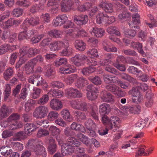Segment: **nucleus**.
<instances>
[{
	"label": "nucleus",
	"instance_id": "nucleus-1",
	"mask_svg": "<svg viewBox=\"0 0 157 157\" xmlns=\"http://www.w3.org/2000/svg\"><path fill=\"white\" fill-rule=\"evenodd\" d=\"M99 107L100 113L105 114L102 116V122L108 128L115 132L118 128L117 124L119 123V119L115 116H112L109 118L105 115L108 114L111 110L110 105L109 104L104 103L101 105Z\"/></svg>",
	"mask_w": 157,
	"mask_h": 157
},
{
	"label": "nucleus",
	"instance_id": "nucleus-2",
	"mask_svg": "<svg viewBox=\"0 0 157 157\" xmlns=\"http://www.w3.org/2000/svg\"><path fill=\"white\" fill-rule=\"evenodd\" d=\"M40 52V50L35 48H29L27 47H23L19 49L20 58L16 64V68H19L29 58Z\"/></svg>",
	"mask_w": 157,
	"mask_h": 157
},
{
	"label": "nucleus",
	"instance_id": "nucleus-3",
	"mask_svg": "<svg viewBox=\"0 0 157 157\" xmlns=\"http://www.w3.org/2000/svg\"><path fill=\"white\" fill-rule=\"evenodd\" d=\"M80 144V142L75 138L69 137L66 143L61 146L62 150H65L67 154H72L76 151L75 147H78Z\"/></svg>",
	"mask_w": 157,
	"mask_h": 157
},
{
	"label": "nucleus",
	"instance_id": "nucleus-4",
	"mask_svg": "<svg viewBox=\"0 0 157 157\" xmlns=\"http://www.w3.org/2000/svg\"><path fill=\"white\" fill-rule=\"evenodd\" d=\"M75 2L76 5L81 4V2L78 0H63L61 2V10L66 12L70 10Z\"/></svg>",
	"mask_w": 157,
	"mask_h": 157
},
{
	"label": "nucleus",
	"instance_id": "nucleus-5",
	"mask_svg": "<svg viewBox=\"0 0 157 157\" xmlns=\"http://www.w3.org/2000/svg\"><path fill=\"white\" fill-rule=\"evenodd\" d=\"M48 112V108L40 105L36 108L33 112V116L37 118H42L46 116Z\"/></svg>",
	"mask_w": 157,
	"mask_h": 157
},
{
	"label": "nucleus",
	"instance_id": "nucleus-6",
	"mask_svg": "<svg viewBox=\"0 0 157 157\" xmlns=\"http://www.w3.org/2000/svg\"><path fill=\"white\" fill-rule=\"evenodd\" d=\"M71 106L74 109L86 111L88 108L87 104L81 100H74L71 103Z\"/></svg>",
	"mask_w": 157,
	"mask_h": 157
},
{
	"label": "nucleus",
	"instance_id": "nucleus-7",
	"mask_svg": "<svg viewBox=\"0 0 157 157\" xmlns=\"http://www.w3.org/2000/svg\"><path fill=\"white\" fill-rule=\"evenodd\" d=\"M68 17L66 14L59 15L53 20L52 25L54 26H61L66 22Z\"/></svg>",
	"mask_w": 157,
	"mask_h": 157
},
{
	"label": "nucleus",
	"instance_id": "nucleus-8",
	"mask_svg": "<svg viewBox=\"0 0 157 157\" xmlns=\"http://www.w3.org/2000/svg\"><path fill=\"white\" fill-rule=\"evenodd\" d=\"M66 95L68 98L72 97L75 98L82 97V94L77 89L71 88L67 90Z\"/></svg>",
	"mask_w": 157,
	"mask_h": 157
},
{
	"label": "nucleus",
	"instance_id": "nucleus-9",
	"mask_svg": "<svg viewBox=\"0 0 157 157\" xmlns=\"http://www.w3.org/2000/svg\"><path fill=\"white\" fill-rule=\"evenodd\" d=\"M75 22L79 25L86 24L88 21V17L86 15L80 14L74 18Z\"/></svg>",
	"mask_w": 157,
	"mask_h": 157
},
{
	"label": "nucleus",
	"instance_id": "nucleus-10",
	"mask_svg": "<svg viewBox=\"0 0 157 157\" xmlns=\"http://www.w3.org/2000/svg\"><path fill=\"white\" fill-rule=\"evenodd\" d=\"M101 97L104 102H111L114 101V97L105 90H104L101 92Z\"/></svg>",
	"mask_w": 157,
	"mask_h": 157
},
{
	"label": "nucleus",
	"instance_id": "nucleus-11",
	"mask_svg": "<svg viewBox=\"0 0 157 157\" xmlns=\"http://www.w3.org/2000/svg\"><path fill=\"white\" fill-rule=\"evenodd\" d=\"M51 108L53 110L58 111L63 107V104L60 101L56 99H53L50 102Z\"/></svg>",
	"mask_w": 157,
	"mask_h": 157
},
{
	"label": "nucleus",
	"instance_id": "nucleus-12",
	"mask_svg": "<svg viewBox=\"0 0 157 157\" xmlns=\"http://www.w3.org/2000/svg\"><path fill=\"white\" fill-rule=\"evenodd\" d=\"M86 58L84 55L77 54L71 58V61L75 65L79 67L82 65L81 62L86 59Z\"/></svg>",
	"mask_w": 157,
	"mask_h": 157
},
{
	"label": "nucleus",
	"instance_id": "nucleus-13",
	"mask_svg": "<svg viewBox=\"0 0 157 157\" xmlns=\"http://www.w3.org/2000/svg\"><path fill=\"white\" fill-rule=\"evenodd\" d=\"M98 6L102 8L106 13H111L113 11L112 5L111 3H108L104 0L102 1L101 3L98 5Z\"/></svg>",
	"mask_w": 157,
	"mask_h": 157
},
{
	"label": "nucleus",
	"instance_id": "nucleus-14",
	"mask_svg": "<svg viewBox=\"0 0 157 157\" xmlns=\"http://www.w3.org/2000/svg\"><path fill=\"white\" fill-rule=\"evenodd\" d=\"M57 146L55 140L50 137L49 139V145L48 146V151L51 154H54L56 151Z\"/></svg>",
	"mask_w": 157,
	"mask_h": 157
},
{
	"label": "nucleus",
	"instance_id": "nucleus-15",
	"mask_svg": "<svg viewBox=\"0 0 157 157\" xmlns=\"http://www.w3.org/2000/svg\"><path fill=\"white\" fill-rule=\"evenodd\" d=\"M34 150L35 154L37 155H41L43 157L46 156L47 153L45 148L41 145H36V148Z\"/></svg>",
	"mask_w": 157,
	"mask_h": 157
},
{
	"label": "nucleus",
	"instance_id": "nucleus-16",
	"mask_svg": "<svg viewBox=\"0 0 157 157\" xmlns=\"http://www.w3.org/2000/svg\"><path fill=\"white\" fill-rule=\"evenodd\" d=\"M153 94L150 91H148L146 94V101L145 105L147 107H150L153 104Z\"/></svg>",
	"mask_w": 157,
	"mask_h": 157
},
{
	"label": "nucleus",
	"instance_id": "nucleus-17",
	"mask_svg": "<svg viewBox=\"0 0 157 157\" xmlns=\"http://www.w3.org/2000/svg\"><path fill=\"white\" fill-rule=\"evenodd\" d=\"M104 50L107 52H117V49L114 47H111L110 43H107L106 41H104L103 43Z\"/></svg>",
	"mask_w": 157,
	"mask_h": 157
},
{
	"label": "nucleus",
	"instance_id": "nucleus-18",
	"mask_svg": "<svg viewBox=\"0 0 157 157\" xmlns=\"http://www.w3.org/2000/svg\"><path fill=\"white\" fill-rule=\"evenodd\" d=\"M131 46L134 49H137L138 52L140 54L143 55L144 54V52L142 48L143 46L142 44L139 42L133 41L131 43Z\"/></svg>",
	"mask_w": 157,
	"mask_h": 157
},
{
	"label": "nucleus",
	"instance_id": "nucleus-19",
	"mask_svg": "<svg viewBox=\"0 0 157 157\" xmlns=\"http://www.w3.org/2000/svg\"><path fill=\"white\" fill-rule=\"evenodd\" d=\"M117 77L113 75H105L103 76L104 82L107 84L110 83H116L117 82Z\"/></svg>",
	"mask_w": 157,
	"mask_h": 157
},
{
	"label": "nucleus",
	"instance_id": "nucleus-20",
	"mask_svg": "<svg viewBox=\"0 0 157 157\" xmlns=\"http://www.w3.org/2000/svg\"><path fill=\"white\" fill-rule=\"evenodd\" d=\"M0 151L2 155L6 157L11 154L12 153V150L9 146H3L0 147Z\"/></svg>",
	"mask_w": 157,
	"mask_h": 157
},
{
	"label": "nucleus",
	"instance_id": "nucleus-21",
	"mask_svg": "<svg viewBox=\"0 0 157 157\" xmlns=\"http://www.w3.org/2000/svg\"><path fill=\"white\" fill-rule=\"evenodd\" d=\"M10 109L7 106L3 105L1 108V112L0 113V119H2V118L6 117L9 114Z\"/></svg>",
	"mask_w": 157,
	"mask_h": 157
},
{
	"label": "nucleus",
	"instance_id": "nucleus-22",
	"mask_svg": "<svg viewBox=\"0 0 157 157\" xmlns=\"http://www.w3.org/2000/svg\"><path fill=\"white\" fill-rule=\"evenodd\" d=\"M25 134L28 135L32 134V132H34L36 129L34 128L33 123H27L25 125Z\"/></svg>",
	"mask_w": 157,
	"mask_h": 157
},
{
	"label": "nucleus",
	"instance_id": "nucleus-23",
	"mask_svg": "<svg viewBox=\"0 0 157 157\" xmlns=\"http://www.w3.org/2000/svg\"><path fill=\"white\" fill-rule=\"evenodd\" d=\"M106 15L103 13L98 14L96 18V23L98 24H103L106 22Z\"/></svg>",
	"mask_w": 157,
	"mask_h": 157
},
{
	"label": "nucleus",
	"instance_id": "nucleus-24",
	"mask_svg": "<svg viewBox=\"0 0 157 157\" xmlns=\"http://www.w3.org/2000/svg\"><path fill=\"white\" fill-rule=\"evenodd\" d=\"M75 45L76 49L79 51H83L86 48V44L82 40H76Z\"/></svg>",
	"mask_w": 157,
	"mask_h": 157
},
{
	"label": "nucleus",
	"instance_id": "nucleus-25",
	"mask_svg": "<svg viewBox=\"0 0 157 157\" xmlns=\"http://www.w3.org/2000/svg\"><path fill=\"white\" fill-rule=\"evenodd\" d=\"M35 64H33V63L31 60L27 62L25 64V69L26 73L27 74H29L33 73V71L34 66Z\"/></svg>",
	"mask_w": 157,
	"mask_h": 157
},
{
	"label": "nucleus",
	"instance_id": "nucleus-26",
	"mask_svg": "<svg viewBox=\"0 0 157 157\" xmlns=\"http://www.w3.org/2000/svg\"><path fill=\"white\" fill-rule=\"evenodd\" d=\"M72 66L68 64L64 67H61L59 69V72L63 74H69L74 72V69H72Z\"/></svg>",
	"mask_w": 157,
	"mask_h": 157
},
{
	"label": "nucleus",
	"instance_id": "nucleus-27",
	"mask_svg": "<svg viewBox=\"0 0 157 157\" xmlns=\"http://www.w3.org/2000/svg\"><path fill=\"white\" fill-rule=\"evenodd\" d=\"M63 118L65 120L70 121L72 120V118L70 115L69 110L67 109H64L62 110L60 112Z\"/></svg>",
	"mask_w": 157,
	"mask_h": 157
},
{
	"label": "nucleus",
	"instance_id": "nucleus-28",
	"mask_svg": "<svg viewBox=\"0 0 157 157\" xmlns=\"http://www.w3.org/2000/svg\"><path fill=\"white\" fill-rule=\"evenodd\" d=\"M44 68L46 69L45 75L48 77L53 75L55 73L53 68L51 64H48L44 66Z\"/></svg>",
	"mask_w": 157,
	"mask_h": 157
},
{
	"label": "nucleus",
	"instance_id": "nucleus-29",
	"mask_svg": "<svg viewBox=\"0 0 157 157\" xmlns=\"http://www.w3.org/2000/svg\"><path fill=\"white\" fill-rule=\"evenodd\" d=\"M87 84V81L83 78H80L77 82L75 83V86L79 89H82L86 86Z\"/></svg>",
	"mask_w": 157,
	"mask_h": 157
},
{
	"label": "nucleus",
	"instance_id": "nucleus-30",
	"mask_svg": "<svg viewBox=\"0 0 157 157\" xmlns=\"http://www.w3.org/2000/svg\"><path fill=\"white\" fill-rule=\"evenodd\" d=\"M130 16V13L127 11L126 9H124L122 13L119 15L118 18L121 21H124L127 20L129 18Z\"/></svg>",
	"mask_w": 157,
	"mask_h": 157
},
{
	"label": "nucleus",
	"instance_id": "nucleus-31",
	"mask_svg": "<svg viewBox=\"0 0 157 157\" xmlns=\"http://www.w3.org/2000/svg\"><path fill=\"white\" fill-rule=\"evenodd\" d=\"M4 93V100L6 101L11 93V87L9 84H6L5 85Z\"/></svg>",
	"mask_w": 157,
	"mask_h": 157
},
{
	"label": "nucleus",
	"instance_id": "nucleus-32",
	"mask_svg": "<svg viewBox=\"0 0 157 157\" xmlns=\"http://www.w3.org/2000/svg\"><path fill=\"white\" fill-rule=\"evenodd\" d=\"M92 33L95 36L97 37H100L103 36L104 31L101 28L95 27L93 28Z\"/></svg>",
	"mask_w": 157,
	"mask_h": 157
},
{
	"label": "nucleus",
	"instance_id": "nucleus-33",
	"mask_svg": "<svg viewBox=\"0 0 157 157\" xmlns=\"http://www.w3.org/2000/svg\"><path fill=\"white\" fill-rule=\"evenodd\" d=\"M37 141L36 139H31L29 140L27 143L26 147L28 149L35 150L36 148V143Z\"/></svg>",
	"mask_w": 157,
	"mask_h": 157
},
{
	"label": "nucleus",
	"instance_id": "nucleus-34",
	"mask_svg": "<svg viewBox=\"0 0 157 157\" xmlns=\"http://www.w3.org/2000/svg\"><path fill=\"white\" fill-rule=\"evenodd\" d=\"M13 68L9 67L3 73V77L6 80H8L13 75Z\"/></svg>",
	"mask_w": 157,
	"mask_h": 157
},
{
	"label": "nucleus",
	"instance_id": "nucleus-35",
	"mask_svg": "<svg viewBox=\"0 0 157 157\" xmlns=\"http://www.w3.org/2000/svg\"><path fill=\"white\" fill-rule=\"evenodd\" d=\"M35 101L33 99H29L25 104V109L26 112H29L33 108V105L35 104Z\"/></svg>",
	"mask_w": 157,
	"mask_h": 157
},
{
	"label": "nucleus",
	"instance_id": "nucleus-36",
	"mask_svg": "<svg viewBox=\"0 0 157 157\" xmlns=\"http://www.w3.org/2000/svg\"><path fill=\"white\" fill-rule=\"evenodd\" d=\"M85 126L87 130L93 129L96 127L95 123L90 119H88L86 121L85 123Z\"/></svg>",
	"mask_w": 157,
	"mask_h": 157
},
{
	"label": "nucleus",
	"instance_id": "nucleus-37",
	"mask_svg": "<svg viewBox=\"0 0 157 157\" xmlns=\"http://www.w3.org/2000/svg\"><path fill=\"white\" fill-rule=\"evenodd\" d=\"M72 52L71 48H65L59 52L60 56H70Z\"/></svg>",
	"mask_w": 157,
	"mask_h": 157
},
{
	"label": "nucleus",
	"instance_id": "nucleus-38",
	"mask_svg": "<svg viewBox=\"0 0 157 157\" xmlns=\"http://www.w3.org/2000/svg\"><path fill=\"white\" fill-rule=\"evenodd\" d=\"M11 46L7 44H5L0 46V55L6 53L10 50Z\"/></svg>",
	"mask_w": 157,
	"mask_h": 157
},
{
	"label": "nucleus",
	"instance_id": "nucleus-39",
	"mask_svg": "<svg viewBox=\"0 0 157 157\" xmlns=\"http://www.w3.org/2000/svg\"><path fill=\"white\" fill-rule=\"evenodd\" d=\"M49 131L53 136L59 135L61 132L59 128L54 125L50 126L49 128Z\"/></svg>",
	"mask_w": 157,
	"mask_h": 157
},
{
	"label": "nucleus",
	"instance_id": "nucleus-40",
	"mask_svg": "<svg viewBox=\"0 0 157 157\" xmlns=\"http://www.w3.org/2000/svg\"><path fill=\"white\" fill-rule=\"evenodd\" d=\"M95 70V67H85L81 70L82 74L86 75H88L91 73L93 72Z\"/></svg>",
	"mask_w": 157,
	"mask_h": 157
},
{
	"label": "nucleus",
	"instance_id": "nucleus-41",
	"mask_svg": "<svg viewBox=\"0 0 157 157\" xmlns=\"http://www.w3.org/2000/svg\"><path fill=\"white\" fill-rule=\"evenodd\" d=\"M78 76L76 74H72L68 76L65 79V82L68 85L71 84L77 78Z\"/></svg>",
	"mask_w": 157,
	"mask_h": 157
},
{
	"label": "nucleus",
	"instance_id": "nucleus-42",
	"mask_svg": "<svg viewBox=\"0 0 157 157\" xmlns=\"http://www.w3.org/2000/svg\"><path fill=\"white\" fill-rule=\"evenodd\" d=\"M63 33L62 31L57 30H52L49 32L51 36L56 38L61 37Z\"/></svg>",
	"mask_w": 157,
	"mask_h": 157
},
{
	"label": "nucleus",
	"instance_id": "nucleus-43",
	"mask_svg": "<svg viewBox=\"0 0 157 157\" xmlns=\"http://www.w3.org/2000/svg\"><path fill=\"white\" fill-rule=\"evenodd\" d=\"M74 114L76 117L78 121L86 118L85 114L84 113L79 111H75L74 112Z\"/></svg>",
	"mask_w": 157,
	"mask_h": 157
},
{
	"label": "nucleus",
	"instance_id": "nucleus-44",
	"mask_svg": "<svg viewBox=\"0 0 157 157\" xmlns=\"http://www.w3.org/2000/svg\"><path fill=\"white\" fill-rule=\"evenodd\" d=\"M59 116V114L57 112L52 111L48 113V117L49 120L53 121L58 118Z\"/></svg>",
	"mask_w": 157,
	"mask_h": 157
},
{
	"label": "nucleus",
	"instance_id": "nucleus-45",
	"mask_svg": "<svg viewBox=\"0 0 157 157\" xmlns=\"http://www.w3.org/2000/svg\"><path fill=\"white\" fill-rule=\"evenodd\" d=\"M98 94L95 91H90L88 92L87 94V99L91 101L94 100L96 99Z\"/></svg>",
	"mask_w": 157,
	"mask_h": 157
},
{
	"label": "nucleus",
	"instance_id": "nucleus-46",
	"mask_svg": "<svg viewBox=\"0 0 157 157\" xmlns=\"http://www.w3.org/2000/svg\"><path fill=\"white\" fill-rule=\"evenodd\" d=\"M20 116L17 113H13L11 115L7 118V121L9 122H12L20 119Z\"/></svg>",
	"mask_w": 157,
	"mask_h": 157
},
{
	"label": "nucleus",
	"instance_id": "nucleus-47",
	"mask_svg": "<svg viewBox=\"0 0 157 157\" xmlns=\"http://www.w3.org/2000/svg\"><path fill=\"white\" fill-rule=\"evenodd\" d=\"M41 89L35 87L33 89V92L31 94V98L36 99L40 96Z\"/></svg>",
	"mask_w": 157,
	"mask_h": 157
},
{
	"label": "nucleus",
	"instance_id": "nucleus-48",
	"mask_svg": "<svg viewBox=\"0 0 157 157\" xmlns=\"http://www.w3.org/2000/svg\"><path fill=\"white\" fill-rule=\"evenodd\" d=\"M138 88L139 86L133 87L132 89L128 91V93L129 94L131 95L133 97V98L136 96H137L138 95H139L140 93L139 90Z\"/></svg>",
	"mask_w": 157,
	"mask_h": 157
},
{
	"label": "nucleus",
	"instance_id": "nucleus-49",
	"mask_svg": "<svg viewBox=\"0 0 157 157\" xmlns=\"http://www.w3.org/2000/svg\"><path fill=\"white\" fill-rule=\"evenodd\" d=\"M88 79L96 85H100L101 83L100 78L98 76H95L94 77L90 76L88 77Z\"/></svg>",
	"mask_w": 157,
	"mask_h": 157
},
{
	"label": "nucleus",
	"instance_id": "nucleus-50",
	"mask_svg": "<svg viewBox=\"0 0 157 157\" xmlns=\"http://www.w3.org/2000/svg\"><path fill=\"white\" fill-rule=\"evenodd\" d=\"M48 96L47 94H45L38 100V103L39 105H44L48 102Z\"/></svg>",
	"mask_w": 157,
	"mask_h": 157
},
{
	"label": "nucleus",
	"instance_id": "nucleus-51",
	"mask_svg": "<svg viewBox=\"0 0 157 157\" xmlns=\"http://www.w3.org/2000/svg\"><path fill=\"white\" fill-rule=\"evenodd\" d=\"M23 13V10L22 9L17 8L13 10L12 14L14 17H18L22 14Z\"/></svg>",
	"mask_w": 157,
	"mask_h": 157
},
{
	"label": "nucleus",
	"instance_id": "nucleus-52",
	"mask_svg": "<svg viewBox=\"0 0 157 157\" xmlns=\"http://www.w3.org/2000/svg\"><path fill=\"white\" fill-rule=\"evenodd\" d=\"M107 32L110 34H115L117 36L120 35V33L118 29L115 27H110L107 29Z\"/></svg>",
	"mask_w": 157,
	"mask_h": 157
},
{
	"label": "nucleus",
	"instance_id": "nucleus-53",
	"mask_svg": "<svg viewBox=\"0 0 157 157\" xmlns=\"http://www.w3.org/2000/svg\"><path fill=\"white\" fill-rule=\"evenodd\" d=\"M82 127V126L81 124L75 122H73L71 125V129L76 131H81Z\"/></svg>",
	"mask_w": 157,
	"mask_h": 157
},
{
	"label": "nucleus",
	"instance_id": "nucleus-54",
	"mask_svg": "<svg viewBox=\"0 0 157 157\" xmlns=\"http://www.w3.org/2000/svg\"><path fill=\"white\" fill-rule=\"evenodd\" d=\"M28 92L26 86L22 88L21 90V93L19 95V98L20 99L24 100L27 96Z\"/></svg>",
	"mask_w": 157,
	"mask_h": 157
},
{
	"label": "nucleus",
	"instance_id": "nucleus-55",
	"mask_svg": "<svg viewBox=\"0 0 157 157\" xmlns=\"http://www.w3.org/2000/svg\"><path fill=\"white\" fill-rule=\"evenodd\" d=\"M67 59L65 58H61L60 59H57L55 61V65L56 67H59L62 64H65L67 62Z\"/></svg>",
	"mask_w": 157,
	"mask_h": 157
},
{
	"label": "nucleus",
	"instance_id": "nucleus-56",
	"mask_svg": "<svg viewBox=\"0 0 157 157\" xmlns=\"http://www.w3.org/2000/svg\"><path fill=\"white\" fill-rule=\"evenodd\" d=\"M136 31L132 29L127 30L124 31V35L127 37L131 38L133 37L136 35Z\"/></svg>",
	"mask_w": 157,
	"mask_h": 157
},
{
	"label": "nucleus",
	"instance_id": "nucleus-57",
	"mask_svg": "<svg viewBox=\"0 0 157 157\" xmlns=\"http://www.w3.org/2000/svg\"><path fill=\"white\" fill-rule=\"evenodd\" d=\"M140 107L137 105L130 107L129 111L131 113L138 114L140 111Z\"/></svg>",
	"mask_w": 157,
	"mask_h": 157
},
{
	"label": "nucleus",
	"instance_id": "nucleus-58",
	"mask_svg": "<svg viewBox=\"0 0 157 157\" xmlns=\"http://www.w3.org/2000/svg\"><path fill=\"white\" fill-rule=\"evenodd\" d=\"M85 60L86 63L89 66V67L94 66L97 65V62L94 58H89L88 59L87 57Z\"/></svg>",
	"mask_w": 157,
	"mask_h": 157
},
{
	"label": "nucleus",
	"instance_id": "nucleus-59",
	"mask_svg": "<svg viewBox=\"0 0 157 157\" xmlns=\"http://www.w3.org/2000/svg\"><path fill=\"white\" fill-rule=\"evenodd\" d=\"M88 55H91L93 57H96L98 56L97 50L94 48H91L87 52Z\"/></svg>",
	"mask_w": 157,
	"mask_h": 157
},
{
	"label": "nucleus",
	"instance_id": "nucleus-60",
	"mask_svg": "<svg viewBox=\"0 0 157 157\" xmlns=\"http://www.w3.org/2000/svg\"><path fill=\"white\" fill-rule=\"evenodd\" d=\"M59 41H55L51 43L50 49L51 51H56L60 48Z\"/></svg>",
	"mask_w": 157,
	"mask_h": 157
},
{
	"label": "nucleus",
	"instance_id": "nucleus-61",
	"mask_svg": "<svg viewBox=\"0 0 157 157\" xmlns=\"http://www.w3.org/2000/svg\"><path fill=\"white\" fill-rule=\"evenodd\" d=\"M132 21L133 24H137L140 23V16L138 13H133L132 15Z\"/></svg>",
	"mask_w": 157,
	"mask_h": 157
},
{
	"label": "nucleus",
	"instance_id": "nucleus-62",
	"mask_svg": "<svg viewBox=\"0 0 157 157\" xmlns=\"http://www.w3.org/2000/svg\"><path fill=\"white\" fill-rule=\"evenodd\" d=\"M31 24V26H35L40 23V19L38 17H32L29 18Z\"/></svg>",
	"mask_w": 157,
	"mask_h": 157
},
{
	"label": "nucleus",
	"instance_id": "nucleus-63",
	"mask_svg": "<svg viewBox=\"0 0 157 157\" xmlns=\"http://www.w3.org/2000/svg\"><path fill=\"white\" fill-rule=\"evenodd\" d=\"M21 88V84L17 85L12 90V95L14 97H16L18 95L20 92Z\"/></svg>",
	"mask_w": 157,
	"mask_h": 157
},
{
	"label": "nucleus",
	"instance_id": "nucleus-64",
	"mask_svg": "<svg viewBox=\"0 0 157 157\" xmlns=\"http://www.w3.org/2000/svg\"><path fill=\"white\" fill-rule=\"evenodd\" d=\"M143 99L142 94L140 93L137 96H136L134 98H132V101L135 103H140L142 101Z\"/></svg>",
	"mask_w": 157,
	"mask_h": 157
}]
</instances>
